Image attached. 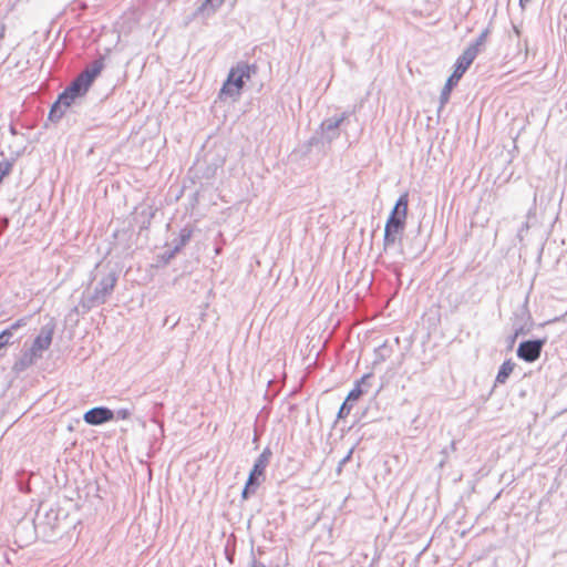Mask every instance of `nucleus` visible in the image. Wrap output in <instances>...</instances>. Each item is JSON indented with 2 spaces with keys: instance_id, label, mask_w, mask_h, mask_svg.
Masks as SVG:
<instances>
[{
  "instance_id": "nucleus-1",
  "label": "nucleus",
  "mask_w": 567,
  "mask_h": 567,
  "mask_svg": "<svg viewBox=\"0 0 567 567\" xmlns=\"http://www.w3.org/2000/svg\"><path fill=\"white\" fill-rule=\"evenodd\" d=\"M409 195L408 193L402 194L396 200L390 216L385 223L384 237H383V250L386 251L396 241L402 240V235L405 229V220L408 215Z\"/></svg>"
},
{
  "instance_id": "nucleus-2",
  "label": "nucleus",
  "mask_w": 567,
  "mask_h": 567,
  "mask_svg": "<svg viewBox=\"0 0 567 567\" xmlns=\"http://www.w3.org/2000/svg\"><path fill=\"white\" fill-rule=\"evenodd\" d=\"M256 73L257 66L255 64L244 61L238 62L230 69L227 80L220 90V96L239 97L246 81H249Z\"/></svg>"
},
{
  "instance_id": "nucleus-3",
  "label": "nucleus",
  "mask_w": 567,
  "mask_h": 567,
  "mask_svg": "<svg viewBox=\"0 0 567 567\" xmlns=\"http://www.w3.org/2000/svg\"><path fill=\"white\" fill-rule=\"evenodd\" d=\"M104 68V58L95 59L87 65L66 87L75 99L85 95L95 78L101 73Z\"/></svg>"
},
{
  "instance_id": "nucleus-4",
  "label": "nucleus",
  "mask_w": 567,
  "mask_h": 567,
  "mask_svg": "<svg viewBox=\"0 0 567 567\" xmlns=\"http://www.w3.org/2000/svg\"><path fill=\"white\" fill-rule=\"evenodd\" d=\"M117 277L114 272L105 275L96 285L92 292L85 291L82 297L81 305L84 309L90 310L93 307L103 305L107 297L113 292Z\"/></svg>"
},
{
  "instance_id": "nucleus-5",
  "label": "nucleus",
  "mask_w": 567,
  "mask_h": 567,
  "mask_svg": "<svg viewBox=\"0 0 567 567\" xmlns=\"http://www.w3.org/2000/svg\"><path fill=\"white\" fill-rule=\"evenodd\" d=\"M60 512L58 508L50 507L45 512L41 508L37 512L34 518L35 528L40 529L44 536L52 537L60 532Z\"/></svg>"
},
{
  "instance_id": "nucleus-6",
  "label": "nucleus",
  "mask_w": 567,
  "mask_h": 567,
  "mask_svg": "<svg viewBox=\"0 0 567 567\" xmlns=\"http://www.w3.org/2000/svg\"><path fill=\"white\" fill-rule=\"evenodd\" d=\"M470 54L466 56H458L455 63V68L451 76L447 79L443 90L440 94V104L441 107H443L450 100L451 92L453 87L457 84V82L461 80V78L464 75V73L470 68Z\"/></svg>"
},
{
  "instance_id": "nucleus-7",
  "label": "nucleus",
  "mask_w": 567,
  "mask_h": 567,
  "mask_svg": "<svg viewBox=\"0 0 567 567\" xmlns=\"http://www.w3.org/2000/svg\"><path fill=\"white\" fill-rule=\"evenodd\" d=\"M546 342V338L523 341L517 348V357L525 362L533 363L539 359Z\"/></svg>"
},
{
  "instance_id": "nucleus-8",
  "label": "nucleus",
  "mask_w": 567,
  "mask_h": 567,
  "mask_svg": "<svg viewBox=\"0 0 567 567\" xmlns=\"http://www.w3.org/2000/svg\"><path fill=\"white\" fill-rule=\"evenodd\" d=\"M349 117L348 112H343L338 116H331L322 121L320 125L321 138L331 143L340 136V126Z\"/></svg>"
},
{
  "instance_id": "nucleus-9",
  "label": "nucleus",
  "mask_w": 567,
  "mask_h": 567,
  "mask_svg": "<svg viewBox=\"0 0 567 567\" xmlns=\"http://www.w3.org/2000/svg\"><path fill=\"white\" fill-rule=\"evenodd\" d=\"M55 324L53 322H49L44 324L40 333L35 337L30 347V350L35 354L39 359L42 358L43 352L48 350L52 343L53 334H54Z\"/></svg>"
},
{
  "instance_id": "nucleus-10",
  "label": "nucleus",
  "mask_w": 567,
  "mask_h": 567,
  "mask_svg": "<svg viewBox=\"0 0 567 567\" xmlns=\"http://www.w3.org/2000/svg\"><path fill=\"white\" fill-rule=\"evenodd\" d=\"M272 452L266 447L255 461V464L249 473L248 480L250 485H259V477L264 476L266 467L268 466Z\"/></svg>"
},
{
  "instance_id": "nucleus-11",
  "label": "nucleus",
  "mask_w": 567,
  "mask_h": 567,
  "mask_svg": "<svg viewBox=\"0 0 567 567\" xmlns=\"http://www.w3.org/2000/svg\"><path fill=\"white\" fill-rule=\"evenodd\" d=\"M114 412L105 406H96L86 411L83 420L90 425H101L114 419Z\"/></svg>"
},
{
  "instance_id": "nucleus-12",
  "label": "nucleus",
  "mask_w": 567,
  "mask_h": 567,
  "mask_svg": "<svg viewBox=\"0 0 567 567\" xmlns=\"http://www.w3.org/2000/svg\"><path fill=\"white\" fill-rule=\"evenodd\" d=\"M75 101V97L69 93V91L65 89L58 97V100L53 103L51 106L50 113H49V120L51 122H58L62 118L64 115L65 109L71 106V104Z\"/></svg>"
},
{
  "instance_id": "nucleus-13",
  "label": "nucleus",
  "mask_w": 567,
  "mask_h": 567,
  "mask_svg": "<svg viewBox=\"0 0 567 567\" xmlns=\"http://www.w3.org/2000/svg\"><path fill=\"white\" fill-rule=\"evenodd\" d=\"M491 30L489 28H486L481 32V34L477 37V39L471 43L460 56H466L470 54V63L472 64L477 54L481 51V48H483L486 43L487 37L489 35Z\"/></svg>"
},
{
  "instance_id": "nucleus-14",
  "label": "nucleus",
  "mask_w": 567,
  "mask_h": 567,
  "mask_svg": "<svg viewBox=\"0 0 567 567\" xmlns=\"http://www.w3.org/2000/svg\"><path fill=\"white\" fill-rule=\"evenodd\" d=\"M373 377L372 373L364 374L360 380H358L354 384V388L348 393L346 398L347 401L354 402L357 401L363 393H367L370 383L369 380Z\"/></svg>"
},
{
  "instance_id": "nucleus-15",
  "label": "nucleus",
  "mask_w": 567,
  "mask_h": 567,
  "mask_svg": "<svg viewBox=\"0 0 567 567\" xmlns=\"http://www.w3.org/2000/svg\"><path fill=\"white\" fill-rule=\"evenodd\" d=\"M39 358L33 354V352L28 349L21 352V355L16 360L13 364V370L16 372H22L30 368Z\"/></svg>"
},
{
  "instance_id": "nucleus-16",
  "label": "nucleus",
  "mask_w": 567,
  "mask_h": 567,
  "mask_svg": "<svg viewBox=\"0 0 567 567\" xmlns=\"http://www.w3.org/2000/svg\"><path fill=\"white\" fill-rule=\"evenodd\" d=\"M30 320V317H23V318H20L18 319L17 321H14L12 324H10V327H8L7 329H4L3 331H1V333H8L7 336V339H8V344H12L14 342L13 338L16 336V333L21 329V328H24L28 322Z\"/></svg>"
},
{
  "instance_id": "nucleus-17",
  "label": "nucleus",
  "mask_w": 567,
  "mask_h": 567,
  "mask_svg": "<svg viewBox=\"0 0 567 567\" xmlns=\"http://www.w3.org/2000/svg\"><path fill=\"white\" fill-rule=\"evenodd\" d=\"M514 368L515 363L512 360H506L505 362H503L497 372L495 382L504 384L507 381L511 373L513 372Z\"/></svg>"
},
{
  "instance_id": "nucleus-18",
  "label": "nucleus",
  "mask_w": 567,
  "mask_h": 567,
  "mask_svg": "<svg viewBox=\"0 0 567 567\" xmlns=\"http://www.w3.org/2000/svg\"><path fill=\"white\" fill-rule=\"evenodd\" d=\"M193 235V230L188 227H185L181 230L177 238H175L172 243L173 247H175V251H181L184 246H186Z\"/></svg>"
},
{
  "instance_id": "nucleus-19",
  "label": "nucleus",
  "mask_w": 567,
  "mask_h": 567,
  "mask_svg": "<svg viewBox=\"0 0 567 567\" xmlns=\"http://www.w3.org/2000/svg\"><path fill=\"white\" fill-rule=\"evenodd\" d=\"M224 0H205L204 3L197 9L196 14H212L223 4Z\"/></svg>"
},
{
  "instance_id": "nucleus-20",
  "label": "nucleus",
  "mask_w": 567,
  "mask_h": 567,
  "mask_svg": "<svg viewBox=\"0 0 567 567\" xmlns=\"http://www.w3.org/2000/svg\"><path fill=\"white\" fill-rule=\"evenodd\" d=\"M13 163L11 161L4 159L0 162V183L3 177L7 176L12 169Z\"/></svg>"
},
{
  "instance_id": "nucleus-21",
  "label": "nucleus",
  "mask_w": 567,
  "mask_h": 567,
  "mask_svg": "<svg viewBox=\"0 0 567 567\" xmlns=\"http://www.w3.org/2000/svg\"><path fill=\"white\" fill-rule=\"evenodd\" d=\"M351 409H352V404L350 403V401H347V399H346L339 409L338 419H344L346 416H348L351 412Z\"/></svg>"
},
{
  "instance_id": "nucleus-22",
  "label": "nucleus",
  "mask_w": 567,
  "mask_h": 567,
  "mask_svg": "<svg viewBox=\"0 0 567 567\" xmlns=\"http://www.w3.org/2000/svg\"><path fill=\"white\" fill-rule=\"evenodd\" d=\"M259 485H250L249 480H247L246 485L243 489L241 496L247 499L251 494H254Z\"/></svg>"
},
{
  "instance_id": "nucleus-23",
  "label": "nucleus",
  "mask_w": 567,
  "mask_h": 567,
  "mask_svg": "<svg viewBox=\"0 0 567 567\" xmlns=\"http://www.w3.org/2000/svg\"><path fill=\"white\" fill-rule=\"evenodd\" d=\"M353 450H350L344 457L338 463L337 472L340 473L346 463H348L352 456Z\"/></svg>"
},
{
  "instance_id": "nucleus-24",
  "label": "nucleus",
  "mask_w": 567,
  "mask_h": 567,
  "mask_svg": "<svg viewBox=\"0 0 567 567\" xmlns=\"http://www.w3.org/2000/svg\"><path fill=\"white\" fill-rule=\"evenodd\" d=\"M131 416V411L128 409H120L116 411V417L121 420H126Z\"/></svg>"
},
{
  "instance_id": "nucleus-25",
  "label": "nucleus",
  "mask_w": 567,
  "mask_h": 567,
  "mask_svg": "<svg viewBox=\"0 0 567 567\" xmlns=\"http://www.w3.org/2000/svg\"><path fill=\"white\" fill-rule=\"evenodd\" d=\"M386 354H388V347H386V344H385V343H383V344H382L381 347H379V349H378V355H379L382 360H384V359H385V357H386Z\"/></svg>"
},
{
  "instance_id": "nucleus-26",
  "label": "nucleus",
  "mask_w": 567,
  "mask_h": 567,
  "mask_svg": "<svg viewBox=\"0 0 567 567\" xmlns=\"http://www.w3.org/2000/svg\"><path fill=\"white\" fill-rule=\"evenodd\" d=\"M7 334L8 333H0V350L3 349L4 347L9 346Z\"/></svg>"
},
{
  "instance_id": "nucleus-27",
  "label": "nucleus",
  "mask_w": 567,
  "mask_h": 567,
  "mask_svg": "<svg viewBox=\"0 0 567 567\" xmlns=\"http://www.w3.org/2000/svg\"><path fill=\"white\" fill-rule=\"evenodd\" d=\"M177 252H178V251H175V247H173L171 250H167V251L165 252V255H164V256H165V258H166V261H168V260L173 259V258L176 256V254H177Z\"/></svg>"
},
{
  "instance_id": "nucleus-28",
  "label": "nucleus",
  "mask_w": 567,
  "mask_h": 567,
  "mask_svg": "<svg viewBox=\"0 0 567 567\" xmlns=\"http://www.w3.org/2000/svg\"><path fill=\"white\" fill-rule=\"evenodd\" d=\"M514 333H515L517 337H519V336H522V334H525V333H526V331H525V329H524V326H515V328H514Z\"/></svg>"
},
{
  "instance_id": "nucleus-29",
  "label": "nucleus",
  "mask_w": 567,
  "mask_h": 567,
  "mask_svg": "<svg viewBox=\"0 0 567 567\" xmlns=\"http://www.w3.org/2000/svg\"><path fill=\"white\" fill-rule=\"evenodd\" d=\"M251 567H266L264 563L256 560L255 557L251 559Z\"/></svg>"
},
{
  "instance_id": "nucleus-30",
  "label": "nucleus",
  "mask_w": 567,
  "mask_h": 567,
  "mask_svg": "<svg viewBox=\"0 0 567 567\" xmlns=\"http://www.w3.org/2000/svg\"><path fill=\"white\" fill-rule=\"evenodd\" d=\"M517 338H518V337H517L515 333H513L512 336H509V337H508V340H507V341H508L509 347H513V346H514V343L516 342V339H517Z\"/></svg>"
},
{
  "instance_id": "nucleus-31",
  "label": "nucleus",
  "mask_w": 567,
  "mask_h": 567,
  "mask_svg": "<svg viewBox=\"0 0 567 567\" xmlns=\"http://www.w3.org/2000/svg\"><path fill=\"white\" fill-rule=\"evenodd\" d=\"M526 1H527V0H519V4H520V7H522V8H524V7H525V2H526Z\"/></svg>"
},
{
  "instance_id": "nucleus-32",
  "label": "nucleus",
  "mask_w": 567,
  "mask_h": 567,
  "mask_svg": "<svg viewBox=\"0 0 567 567\" xmlns=\"http://www.w3.org/2000/svg\"><path fill=\"white\" fill-rule=\"evenodd\" d=\"M3 38V31L0 32V40Z\"/></svg>"
}]
</instances>
